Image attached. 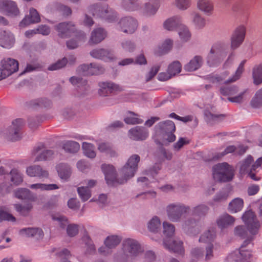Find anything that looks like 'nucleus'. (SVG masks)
Returning a JSON list of instances; mask_svg holds the SVG:
<instances>
[{"label":"nucleus","mask_w":262,"mask_h":262,"mask_svg":"<svg viewBox=\"0 0 262 262\" xmlns=\"http://www.w3.org/2000/svg\"><path fill=\"white\" fill-rule=\"evenodd\" d=\"M139 161L140 157L138 155L132 156L120 171V175L122 177V179L120 180L117 179L115 168L113 165L106 164L102 165L101 169L105 174L107 183L110 185H115L126 182L134 176Z\"/></svg>","instance_id":"obj_1"},{"label":"nucleus","mask_w":262,"mask_h":262,"mask_svg":"<svg viewBox=\"0 0 262 262\" xmlns=\"http://www.w3.org/2000/svg\"><path fill=\"white\" fill-rule=\"evenodd\" d=\"M122 249L123 253L116 258V262H134L135 258L142 252L139 243L130 238L123 241Z\"/></svg>","instance_id":"obj_2"},{"label":"nucleus","mask_w":262,"mask_h":262,"mask_svg":"<svg viewBox=\"0 0 262 262\" xmlns=\"http://www.w3.org/2000/svg\"><path fill=\"white\" fill-rule=\"evenodd\" d=\"M245 62V60L241 62L235 74L230 78L227 79V77L229 75V72L226 71L220 74H211L207 76L206 79L209 82L218 85L222 83L227 84L233 82L240 78L241 74L244 71V67Z\"/></svg>","instance_id":"obj_3"},{"label":"nucleus","mask_w":262,"mask_h":262,"mask_svg":"<svg viewBox=\"0 0 262 262\" xmlns=\"http://www.w3.org/2000/svg\"><path fill=\"white\" fill-rule=\"evenodd\" d=\"M250 243L245 241L240 248L230 253L227 257L228 262H251L252 260V251L247 248Z\"/></svg>","instance_id":"obj_4"},{"label":"nucleus","mask_w":262,"mask_h":262,"mask_svg":"<svg viewBox=\"0 0 262 262\" xmlns=\"http://www.w3.org/2000/svg\"><path fill=\"white\" fill-rule=\"evenodd\" d=\"M213 178L220 182L231 181L234 176L233 170L227 163L218 164L213 167Z\"/></svg>","instance_id":"obj_5"},{"label":"nucleus","mask_w":262,"mask_h":262,"mask_svg":"<svg viewBox=\"0 0 262 262\" xmlns=\"http://www.w3.org/2000/svg\"><path fill=\"white\" fill-rule=\"evenodd\" d=\"M166 210L169 220L176 222L180 221L183 214L190 211V207L182 203H172L167 206Z\"/></svg>","instance_id":"obj_6"},{"label":"nucleus","mask_w":262,"mask_h":262,"mask_svg":"<svg viewBox=\"0 0 262 262\" xmlns=\"http://www.w3.org/2000/svg\"><path fill=\"white\" fill-rule=\"evenodd\" d=\"M116 11L107 5L96 3L90 5L86 10L85 16H114Z\"/></svg>","instance_id":"obj_7"},{"label":"nucleus","mask_w":262,"mask_h":262,"mask_svg":"<svg viewBox=\"0 0 262 262\" xmlns=\"http://www.w3.org/2000/svg\"><path fill=\"white\" fill-rule=\"evenodd\" d=\"M54 154L53 150L47 148L42 143L35 146L31 152L35 162L49 160L53 157Z\"/></svg>","instance_id":"obj_8"},{"label":"nucleus","mask_w":262,"mask_h":262,"mask_svg":"<svg viewBox=\"0 0 262 262\" xmlns=\"http://www.w3.org/2000/svg\"><path fill=\"white\" fill-rule=\"evenodd\" d=\"M25 121L21 118L14 120L12 124L6 131V134L8 139L16 141L21 138V129L25 125Z\"/></svg>","instance_id":"obj_9"},{"label":"nucleus","mask_w":262,"mask_h":262,"mask_svg":"<svg viewBox=\"0 0 262 262\" xmlns=\"http://www.w3.org/2000/svg\"><path fill=\"white\" fill-rule=\"evenodd\" d=\"M156 128L164 135L168 142H173L175 141L176 137L173 133L176 130V126L173 121L166 120L160 122L156 126Z\"/></svg>","instance_id":"obj_10"},{"label":"nucleus","mask_w":262,"mask_h":262,"mask_svg":"<svg viewBox=\"0 0 262 262\" xmlns=\"http://www.w3.org/2000/svg\"><path fill=\"white\" fill-rule=\"evenodd\" d=\"M76 71L79 75L92 76L103 74L105 72V69L96 63H91L80 65L77 67Z\"/></svg>","instance_id":"obj_11"},{"label":"nucleus","mask_w":262,"mask_h":262,"mask_svg":"<svg viewBox=\"0 0 262 262\" xmlns=\"http://www.w3.org/2000/svg\"><path fill=\"white\" fill-rule=\"evenodd\" d=\"M242 220L250 233H258L260 226L254 212L251 210L246 211L242 216Z\"/></svg>","instance_id":"obj_12"},{"label":"nucleus","mask_w":262,"mask_h":262,"mask_svg":"<svg viewBox=\"0 0 262 262\" xmlns=\"http://www.w3.org/2000/svg\"><path fill=\"white\" fill-rule=\"evenodd\" d=\"M18 69V62L14 59H4L1 61L0 71L3 72V75L6 77L16 72Z\"/></svg>","instance_id":"obj_13"},{"label":"nucleus","mask_w":262,"mask_h":262,"mask_svg":"<svg viewBox=\"0 0 262 262\" xmlns=\"http://www.w3.org/2000/svg\"><path fill=\"white\" fill-rule=\"evenodd\" d=\"M90 54L94 58L106 61H112L116 59L114 54L112 50L103 48L94 49L90 52Z\"/></svg>","instance_id":"obj_14"},{"label":"nucleus","mask_w":262,"mask_h":262,"mask_svg":"<svg viewBox=\"0 0 262 262\" xmlns=\"http://www.w3.org/2000/svg\"><path fill=\"white\" fill-rule=\"evenodd\" d=\"M98 85L100 88L98 94L101 96H106L111 93L120 92L122 90V88L119 85L111 82H100Z\"/></svg>","instance_id":"obj_15"},{"label":"nucleus","mask_w":262,"mask_h":262,"mask_svg":"<svg viewBox=\"0 0 262 262\" xmlns=\"http://www.w3.org/2000/svg\"><path fill=\"white\" fill-rule=\"evenodd\" d=\"M246 33V29L243 26L237 27L231 37V47L234 50L240 46L243 42Z\"/></svg>","instance_id":"obj_16"},{"label":"nucleus","mask_w":262,"mask_h":262,"mask_svg":"<svg viewBox=\"0 0 262 262\" xmlns=\"http://www.w3.org/2000/svg\"><path fill=\"white\" fill-rule=\"evenodd\" d=\"M58 35L61 38H67L76 32V28L71 23H61L55 26Z\"/></svg>","instance_id":"obj_17"},{"label":"nucleus","mask_w":262,"mask_h":262,"mask_svg":"<svg viewBox=\"0 0 262 262\" xmlns=\"http://www.w3.org/2000/svg\"><path fill=\"white\" fill-rule=\"evenodd\" d=\"M119 24L122 31L129 34L134 33L138 26L137 22L134 17H122Z\"/></svg>","instance_id":"obj_18"},{"label":"nucleus","mask_w":262,"mask_h":262,"mask_svg":"<svg viewBox=\"0 0 262 262\" xmlns=\"http://www.w3.org/2000/svg\"><path fill=\"white\" fill-rule=\"evenodd\" d=\"M0 11L15 16L19 14L16 3L10 0H0Z\"/></svg>","instance_id":"obj_19"},{"label":"nucleus","mask_w":262,"mask_h":262,"mask_svg":"<svg viewBox=\"0 0 262 262\" xmlns=\"http://www.w3.org/2000/svg\"><path fill=\"white\" fill-rule=\"evenodd\" d=\"M148 136V132L144 127L136 126L128 132L129 137L134 140H144Z\"/></svg>","instance_id":"obj_20"},{"label":"nucleus","mask_w":262,"mask_h":262,"mask_svg":"<svg viewBox=\"0 0 262 262\" xmlns=\"http://www.w3.org/2000/svg\"><path fill=\"white\" fill-rule=\"evenodd\" d=\"M26 172L30 177H36L40 178H47L49 172L43 169L40 166L34 165L27 168Z\"/></svg>","instance_id":"obj_21"},{"label":"nucleus","mask_w":262,"mask_h":262,"mask_svg":"<svg viewBox=\"0 0 262 262\" xmlns=\"http://www.w3.org/2000/svg\"><path fill=\"white\" fill-rule=\"evenodd\" d=\"M235 219L228 213L220 215L216 220V223L221 229L223 230L234 225Z\"/></svg>","instance_id":"obj_22"},{"label":"nucleus","mask_w":262,"mask_h":262,"mask_svg":"<svg viewBox=\"0 0 262 262\" xmlns=\"http://www.w3.org/2000/svg\"><path fill=\"white\" fill-rule=\"evenodd\" d=\"M106 36V33L103 29L96 28L92 32L89 43L90 45L98 44L104 40Z\"/></svg>","instance_id":"obj_23"},{"label":"nucleus","mask_w":262,"mask_h":262,"mask_svg":"<svg viewBox=\"0 0 262 262\" xmlns=\"http://www.w3.org/2000/svg\"><path fill=\"white\" fill-rule=\"evenodd\" d=\"M14 194L18 199L27 200L31 202H35L37 199L36 195L27 188H18L14 191Z\"/></svg>","instance_id":"obj_24"},{"label":"nucleus","mask_w":262,"mask_h":262,"mask_svg":"<svg viewBox=\"0 0 262 262\" xmlns=\"http://www.w3.org/2000/svg\"><path fill=\"white\" fill-rule=\"evenodd\" d=\"M164 247L170 250L179 254H184V249L183 247V243L179 240H169L164 241Z\"/></svg>","instance_id":"obj_25"},{"label":"nucleus","mask_w":262,"mask_h":262,"mask_svg":"<svg viewBox=\"0 0 262 262\" xmlns=\"http://www.w3.org/2000/svg\"><path fill=\"white\" fill-rule=\"evenodd\" d=\"M234 233L242 238L246 239L247 243H250L254 239V236L256 234H251L249 232L248 229L244 226H238L234 229Z\"/></svg>","instance_id":"obj_26"},{"label":"nucleus","mask_w":262,"mask_h":262,"mask_svg":"<svg viewBox=\"0 0 262 262\" xmlns=\"http://www.w3.org/2000/svg\"><path fill=\"white\" fill-rule=\"evenodd\" d=\"M197 8L205 14L212 15L214 11V4L209 1L198 0L197 2Z\"/></svg>","instance_id":"obj_27"},{"label":"nucleus","mask_w":262,"mask_h":262,"mask_svg":"<svg viewBox=\"0 0 262 262\" xmlns=\"http://www.w3.org/2000/svg\"><path fill=\"white\" fill-rule=\"evenodd\" d=\"M160 6L158 0H152L145 4L142 8V12L148 15H155Z\"/></svg>","instance_id":"obj_28"},{"label":"nucleus","mask_w":262,"mask_h":262,"mask_svg":"<svg viewBox=\"0 0 262 262\" xmlns=\"http://www.w3.org/2000/svg\"><path fill=\"white\" fill-rule=\"evenodd\" d=\"M173 46V41L170 39H165L162 43L161 46L155 50V54L160 56L169 52L172 49Z\"/></svg>","instance_id":"obj_29"},{"label":"nucleus","mask_w":262,"mask_h":262,"mask_svg":"<svg viewBox=\"0 0 262 262\" xmlns=\"http://www.w3.org/2000/svg\"><path fill=\"white\" fill-rule=\"evenodd\" d=\"M202 63L203 58L201 56L196 55L185 66L184 69L187 71H194L200 68Z\"/></svg>","instance_id":"obj_30"},{"label":"nucleus","mask_w":262,"mask_h":262,"mask_svg":"<svg viewBox=\"0 0 262 262\" xmlns=\"http://www.w3.org/2000/svg\"><path fill=\"white\" fill-rule=\"evenodd\" d=\"M23 234H26L28 237H32L36 239H42L43 237L42 230L38 228H29L21 230Z\"/></svg>","instance_id":"obj_31"},{"label":"nucleus","mask_w":262,"mask_h":262,"mask_svg":"<svg viewBox=\"0 0 262 262\" xmlns=\"http://www.w3.org/2000/svg\"><path fill=\"white\" fill-rule=\"evenodd\" d=\"M16 211L22 216H27L29 215L32 210L33 205L31 203L28 202L24 205L16 204L14 205Z\"/></svg>","instance_id":"obj_32"},{"label":"nucleus","mask_w":262,"mask_h":262,"mask_svg":"<svg viewBox=\"0 0 262 262\" xmlns=\"http://www.w3.org/2000/svg\"><path fill=\"white\" fill-rule=\"evenodd\" d=\"M13 42L12 35L5 31H0V45L4 48H8Z\"/></svg>","instance_id":"obj_33"},{"label":"nucleus","mask_w":262,"mask_h":262,"mask_svg":"<svg viewBox=\"0 0 262 262\" xmlns=\"http://www.w3.org/2000/svg\"><path fill=\"white\" fill-rule=\"evenodd\" d=\"M29 188L34 190H40V191H50L57 189L59 187L55 184L36 183L30 185Z\"/></svg>","instance_id":"obj_34"},{"label":"nucleus","mask_w":262,"mask_h":262,"mask_svg":"<svg viewBox=\"0 0 262 262\" xmlns=\"http://www.w3.org/2000/svg\"><path fill=\"white\" fill-rule=\"evenodd\" d=\"M98 149L100 152H104L111 157H115L117 156V153L116 150L108 143H99L98 146Z\"/></svg>","instance_id":"obj_35"},{"label":"nucleus","mask_w":262,"mask_h":262,"mask_svg":"<svg viewBox=\"0 0 262 262\" xmlns=\"http://www.w3.org/2000/svg\"><path fill=\"white\" fill-rule=\"evenodd\" d=\"M59 176L61 179L67 180L71 176V169L70 167L66 164H60L57 166Z\"/></svg>","instance_id":"obj_36"},{"label":"nucleus","mask_w":262,"mask_h":262,"mask_svg":"<svg viewBox=\"0 0 262 262\" xmlns=\"http://www.w3.org/2000/svg\"><path fill=\"white\" fill-rule=\"evenodd\" d=\"M253 161L252 156H249L246 159L239 163V172L242 174L247 173L251 170V163Z\"/></svg>","instance_id":"obj_37"},{"label":"nucleus","mask_w":262,"mask_h":262,"mask_svg":"<svg viewBox=\"0 0 262 262\" xmlns=\"http://www.w3.org/2000/svg\"><path fill=\"white\" fill-rule=\"evenodd\" d=\"M62 148L68 152L76 153L80 149L79 144L73 141H68L62 144Z\"/></svg>","instance_id":"obj_38"},{"label":"nucleus","mask_w":262,"mask_h":262,"mask_svg":"<svg viewBox=\"0 0 262 262\" xmlns=\"http://www.w3.org/2000/svg\"><path fill=\"white\" fill-rule=\"evenodd\" d=\"M243 205V200L241 198H236L229 203L228 209L230 212L235 213L241 211Z\"/></svg>","instance_id":"obj_39"},{"label":"nucleus","mask_w":262,"mask_h":262,"mask_svg":"<svg viewBox=\"0 0 262 262\" xmlns=\"http://www.w3.org/2000/svg\"><path fill=\"white\" fill-rule=\"evenodd\" d=\"M161 224L158 217H153L148 223V230L152 232L157 233L161 230Z\"/></svg>","instance_id":"obj_40"},{"label":"nucleus","mask_w":262,"mask_h":262,"mask_svg":"<svg viewBox=\"0 0 262 262\" xmlns=\"http://www.w3.org/2000/svg\"><path fill=\"white\" fill-rule=\"evenodd\" d=\"M209 208L204 204L199 205L192 209V214L199 217L205 216L208 213Z\"/></svg>","instance_id":"obj_41"},{"label":"nucleus","mask_w":262,"mask_h":262,"mask_svg":"<svg viewBox=\"0 0 262 262\" xmlns=\"http://www.w3.org/2000/svg\"><path fill=\"white\" fill-rule=\"evenodd\" d=\"M243 2L244 0H238L233 4L231 8V11L233 14L244 15L246 14Z\"/></svg>","instance_id":"obj_42"},{"label":"nucleus","mask_w":262,"mask_h":262,"mask_svg":"<svg viewBox=\"0 0 262 262\" xmlns=\"http://www.w3.org/2000/svg\"><path fill=\"white\" fill-rule=\"evenodd\" d=\"M180 38L184 41L189 40L191 34L188 28L183 24L180 25L178 30Z\"/></svg>","instance_id":"obj_43"},{"label":"nucleus","mask_w":262,"mask_h":262,"mask_svg":"<svg viewBox=\"0 0 262 262\" xmlns=\"http://www.w3.org/2000/svg\"><path fill=\"white\" fill-rule=\"evenodd\" d=\"M82 148L83 150L84 154L90 158H94L96 154L95 151V147L91 144L86 142H83Z\"/></svg>","instance_id":"obj_44"},{"label":"nucleus","mask_w":262,"mask_h":262,"mask_svg":"<svg viewBox=\"0 0 262 262\" xmlns=\"http://www.w3.org/2000/svg\"><path fill=\"white\" fill-rule=\"evenodd\" d=\"M210 51L213 52L214 53L216 54V55H219L223 59L226 56L225 46L220 43L214 44Z\"/></svg>","instance_id":"obj_45"},{"label":"nucleus","mask_w":262,"mask_h":262,"mask_svg":"<svg viewBox=\"0 0 262 262\" xmlns=\"http://www.w3.org/2000/svg\"><path fill=\"white\" fill-rule=\"evenodd\" d=\"M224 59L213 52L210 51L207 57V63L210 66H214L221 63Z\"/></svg>","instance_id":"obj_46"},{"label":"nucleus","mask_w":262,"mask_h":262,"mask_svg":"<svg viewBox=\"0 0 262 262\" xmlns=\"http://www.w3.org/2000/svg\"><path fill=\"white\" fill-rule=\"evenodd\" d=\"M205 116L206 121L210 124H213L224 118L223 115L214 114L209 111L205 112Z\"/></svg>","instance_id":"obj_47"},{"label":"nucleus","mask_w":262,"mask_h":262,"mask_svg":"<svg viewBox=\"0 0 262 262\" xmlns=\"http://www.w3.org/2000/svg\"><path fill=\"white\" fill-rule=\"evenodd\" d=\"M181 69V63L179 61H174L168 66L167 72L173 77L180 73Z\"/></svg>","instance_id":"obj_48"},{"label":"nucleus","mask_w":262,"mask_h":262,"mask_svg":"<svg viewBox=\"0 0 262 262\" xmlns=\"http://www.w3.org/2000/svg\"><path fill=\"white\" fill-rule=\"evenodd\" d=\"M250 104L253 108H259L262 106V89L256 92L251 101Z\"/></svg>","instance_id":"obj_49"},{"label":"nucleus","mask_w":262,"mask_h":262,"mask_svg":"<svg viewBox=\"0 0 262 262\" xmlns=\"http://www.w3.org/2000/svg\"><path fill=\"white\" fill-rule=\"evenodd\" d=\"M51 102L47 98H38L33 100L30 102V105L32 106H40L49 107L51 106Z\"/></svg>","instance_id":"obj_50"},{"label":"nucleus","mask_w":262,"mask_h":262,"mask_svg":"<svg viewBox=\"0 0 262 262\" xmlns=\"http://www.w3.org/2000/svg\"><path fill=\"white\" fill-rule=\"evenodd\" d=\"M4 221L15 222L16 219L5 207H0V222Z\"/></svg>","instance_id":"obj_51"},{"label":"nucleus","mask_w":262,"mask_h":262,"mask_svg":"<svg viewBox=\"0 0 262 262\" xmlns=\"http://www.w3.org/2000/svg\"><path fill=\"white\" fill-rule=\"evenodd\" d=\"M179 21L173 17L168 18L164 23V27L165 29L169 31H172L175 28L179 29L180 25Z\"/></svg>","instance_id":"obj_52"},{"label":"nucleus","mask_w":262,"mask_h":262,"mask_svg":"<svg viewBox=\"0 0 262 262\" xmlns=\"http://www.w3.org/2000/svg\"><path fill=\"white\" fill-rule=\"evenodd\" d=\"M121 239L117 236H108L105 241V245L111 249L116 247L120 242Z\"/></svg>","instance_id":"obj_53"},{"label":"nucleus","mask_w":262,"mask_h":262,"mask_svg":"<svg viewBox=\"0 0 262 262\" xmlns=\"http://www.w3.org/2000/svg\"><path fill=\"white\" fill-rule=\"evenodd\" d=\"M238 91L237 86H222L220 88V93L224 96H231L236 94Z\"/></svg>","instance_id":"obj_54"},{"label":"nucleus","mask_w":262,"mask_h":262,"mask_svg":"<svg viewBox=\"0 0 262 262\" xmlns=\"http://www.w3.org/2000/svg\"><path fill=\"white\" fill-rule=\"evenodd\" d=\"M253 78L255 84H259L262 82V67L261 66L253 68Z\"/></svg>","instance_id":"obj_55"},{"label":"nucleus","mask_w":262,"mask_h":262,"mask_svg":"<svg viewBox=\"0 0 262 262\" xmlns=\"http://www.w3.org/2000/svg\"><path fill=\"white\" fill-rule=\"evenodd\" d=\"M262 164V157L258 158L255 162H254L251 168V170L248 172V176L254 181H258L260 180L259 178L257 177L253 171H255L256 169L261 166Z\"/></svg>","instance_id":"obj_56"},{"label":"nucleus","mask_w":262,"mask_h":262,"mask_svg":"<svg viewBox=\"0 0 262 262\" xmlns=\"http://www.w3.org/2000/svg\"><path fill=\"white\" fill-rule=\"evenodd\" d=\"M11 176V181L15 185H19L23 181L20 173L16 169H13L10 172Z\"/></svg>","instance_id":"obj_57"},{"label":"nucleus","mask_w":262,"mask_h":262,"mask_svg":"<svg viewBox=\"0 0 262 262\" xmlns=\"http://www.w3.org/2000/svg\"><path fill=\"white\" fill-rule=\"evenodd\" d=\"M68 63V59L66 57L63 58L61 59L58 60L55 63L51 64L48 68V69L49 71H55L59 70L63 67H64Z\"/></svg>","instance_id":"obj_58"},{"label":"nucleus","mask_w":262,"mask_h":262,"mask_svg":"<svg viewBox=\"0 0 262 262\" xmlns=\"http://www.w3.org/2000/svg\"><path fill=\"white\" fill-rule=\"evenodd\" d=\"M215 234L213 230H208L204 232L200 237L199 242L210 243L215 238Z\"/></svg>","instance_id":"obj_59"},{"label":"nucleus","mask_w":262,"mask_h":262,"mask_svg":"<svg viewBox=\"0 0 262 262\" xmlns=\"http://www.w3.org/2000/svg\"><path fill=\"white\" fill-rule=\"evenodd\" d=\"M78 193L83 201H87L91 195V190L84 186L79 187L77 189Z\"/></svg>","instance_id":"obj_60"},{"label":"nucleus","mask_w":262,"mask_h":262,"mask_svg":"<svg viewBox=\"0 0 262 262\" xmlns=\"http://www.w3.org/2000/svg\"><path fill=\"white\" fill-rule=\"evenodd\" d=\"M55 9L61 15L69 16L72 14L71 9L69 7L61 4H57L55 5Z\"/></svg>","instance_id":"obj_61"},{"label":"nucleus","mask_w":262,"mask_h":262,"mask_svg":"<svg viewBox=\"0 0 262 262\" xmlns=\"http://www.w3.org/2000/svg\"><path fill=\"white\" fill-rule=\"evenodd\" d=\"M163 227V232L165 235L169 237L173 235L175 231V227L172 224L167 222H164Z\"/></svg>","instance_id":"obj_62"},{"label":"nucleus","mask_w":262,"mask_h":262,"mask_svg":"<svg viewBox=\"0 0 262 262\" xmlns=\"http://www.w3.org/2000/svg\"><path fill=\"white\" fill-rule=\"evenodd\" d=\"M40 21V17H24L19 24L21 27H25L30 24L38 23Z\"/></svg>","instance_id":"obj_63"},{"label":"nucleus","mask_w":262,"mask_h":262,"mask_svg":"<svg viewBox=\"0 0 262 262\" xmlns=\"http://www.w3.org/2000/svg\"><path fill=\"white\" fill-rule=\"evenodd\" d=\"M83 240L85 242V244L87 247L86 253L89 254H92L95 252V246L93 243V242L90 239V237L86 235L83 237Z\"/></svg>","instance_id":"obj_64"}]
</instances>
